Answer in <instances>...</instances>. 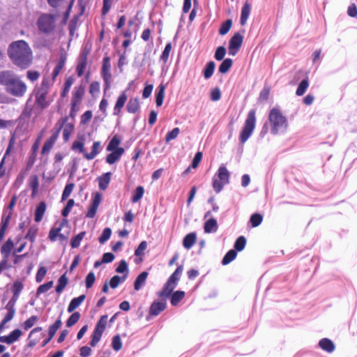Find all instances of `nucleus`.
Returning a JSON list of instances; mask_svg holds the SVG:
<instances>
[{
    "label": "nucleus",
    "instance_id": "nucleus-22",
    "mask_svg": "<svg viewBox=\"0 0 357 357\" xmlns=\"http://www.w3.org/2000/svg\"><path fill=\"white\" fill-rule=\"evenodd\" d=\"M111 176L112 174L110 172H107L98 178V184L100 190H105L107 188L111 180Z\"/></svg>",
    "mask_w": 357,
    "mask_h": 357
},
{
    "label": "nucleus",
    "instance_id": "nucleus-33",
    "mask_svg": "<svg viewBox=\"0 0 357 357\" xmlns=\"http://www.w3.org/2000/svg\"><path fill=\"white\" fill-rule=\"evenodd\" d=\"M63 121L65 122V124L63 125V138L64 141H68L73 131L74 126L71 123H67L66 119H64Z\"/></svg>",
    "mask_w": 357,
    "mask_h": 357
},
{
    "label": "nucleus",
    "instance_id": "nucleus-15",
    "mask_svg": "<svg viewBox=\"0 0 357 357\" xmlns=\"http://www.w3.org/2000/svg\"><path fill=\"white\" fill-rule=\"evenodd\" d=\"M111 152L106 157V162L112 165L119 161L121 157V155L124 153V149H119L116 151H109Z\"/></svg>",
    "mask_w": 357,
    "mask_h": 357
},
{
    "label": "nucleus",
    "instance_id": "nucleus-14",
    "mask_svg": "<svg viewBox=\"0 0 357 357\" xmlns=\"http://www.w3.org/2000/svg\"><path fill=\"white\" fill-rule=\"evenodd\" d=\"M22 335V331L20 329H15L13 331L8 335L0 336V342L8 344H11L17 341Z\"/></svg>",
    "mask_w": 357,
    "mask_h": 357
},
{
    "label": "nucleus",
    "instance_id": "nucleus-18",
    "mask_svg": "<svg viewBox=\"0 0 357 357\" xmlns=\"http://www.w3.org/2000/svg\"><path fill=\"white\" fill-rule=\"evenodd\" d=\"M101 143L100 142H95L93 144L91 151L90 153H85L84 158L88 160H93L101 151Z\"/></svg>",
    "mask_w": 357,
    "mask_h": 357
},
{
    "label": "nucleus",
    "instance_id": "nucleus-58",
    "mask_svg": "<svg viewBox=\"0 0 357 357\" xmlns=\"http://www.w3.org/2000/svg\"><path fill=\"white\" fill-rule=\"evenodd\" d=\"M112 347L116 351H119L122 348V342L119 335H115L112 339Z\"/></svg>",
    "mask_w": 357,
    "mask_h": 357
},
{
    "label": "nucleus",
    "instance_id": "nucleus-39",
    "mask_svg": "<svg viewBox=\"0 0 357 357\" xmlns=\"http://www.w3.org/2000/svg\"><path fill=\"white\" fill-rule=\"evenodd\" d=\"M126 280V275L119 276L114 275L113 276L109 281V286L112 289H116L119 284L121 282H123Z\"/></svg>",
    "mask_w": 357,
    "mask_h": 357
},
{
    "label": "nucleus",
    "instance_id": "nucleus-34",
    "mask_svg": "<svg viewBox=\"0 0 357 357\" xmlns=\"http://www.w3.org/2000/svg\"><path fill=\"white\" fill-rule=\"evenodd\" d=\"M107 322V315L102 316L100 318L99 321H98L94 331L102 335V333L106 328Z\"/></svg>",
    "mask_w": 357,
    "mask_h": 357
},
{
    "label": "nucleus",
    "instance_id": "nucleus-51",
    "mask_svg": "<svg viewBox=\"0 0 357 357\" xmlns=\"http://www.w3.org/2000/svg\"><path fill=\"white\" fill-rule=\"evenodd\" d=\"M72 149L82 153H85L84 144L83 141L76 140L73 143Z\"/></svg>",
    "mask_w": 357,
    "mask_h": 357
},
{
    "label": "nucleus",
    "instance_id": "nucleus-21",
    "mask_svg": "<svg viewBox=\"0 0 357 357\" xmlns=\"http://www.w3.org/2000/svg\"><path fill=\"white\" fill-rule=\"evenodd\" d=\"M196 234L195 232L190 233L187 234L183 238V245L185 249L189 250L194 245V244L196 243Z\"/></svg>",
    "mask_w": 357,
    "mask_h": 357
},
{
    "label": "nucleus",
    "instance_id": "nucleus-27",
    "mask_svg": "<svg viewBox=\"0 0 357 357\" xmlns=\"http://www.w3.org/2000/svg\"><path fill=\"white\" fill-rule=\"evenodd\" d=\"M139 108V100L137 98H130L126 109L129 113H136Z\"/></svg>",
    "mask_w": 357,
    "mask_h": 357
},
{
    "label": "nucleus",
    "instance_id": "nucleus-10",
    "mask_svg": "<svg viewBox=\"0 0 357 357\" xmlns=\"http://www.w3.org/2000/svg\"><path fill=\"white\" fill-rule=\"evenodd\" d=\"M243 36L240 33H236L229 42V54L236 55L243 43Z\"/></svg>",
    "mask_w": 357,
    "mask_h": 357
},
{
    "label": "nucleus",
    "instance_id": "nucleus-6",
    "mask_svg": "<svg viewBox=\"0 0 357 357\" xmlns=\"http://www.w3.org/2000/svg\"><path fill=\"white\" fill-rule=\"evenodd\" d=\"M256 125L255 110H250L247 116L243 129L241 132L239 139L241 143H245L251 136Z\"/></svg>",
    "mask_w": 357,
    "mask_h": 357
},
{
    "label": "nucleus",
    "instance_id": "nucleus-43",
    "mask_svg": "<svg viewBox=\"0 0 357 357\" xmlns=\"http://www.w3.org/2000/svg\"><path fill=\"white\" fill-rule=\"evenodd\" d=\"M236 257V252L234 250H230L223 257L222 264L227 265L232 261Z\"/></svg>",
    "mask_w": 357,
    "mask_h": 357
},
{
    "label": "nucleus",
    "instance_id": "nucleus-28",
    "mask_svg": "<svg viewBox=\"0 0 357 357\" xmlns=\"http://www.w3.org/2000/svg\"><path fill=\"white\" fill-rule=\"evenodd\" d=\"M46 210V204L45 202H40L36 207L35 212V221L39 222L41 221Z\"/></svg>",
    "mask_w": 357,
    "mask_h": 357
},
{
    "label": "nucleus",
    "instance_id": "nucleus-5",
    "mask_svg": "<svg viewBox=\"0 0 357 357\" xmlns=\"http://www.w3.org/2000/svg\"><path fill=\"white\" fill-rule=\"evenodd\" d=\"M230 174L225 165H221L213 178V188L219 193L223 187L229 183Z\"/></svg>",
    "mask_w": 357,
    "mask_h": 357
},
{
    "label": "nucleus",
    "instance_id": "nucleus-23",
    "mask_svg": "<svg viewBox=\"0 0 357 357\" xmlns=\"http://www.w3.org/2000/svg\"><path fill=\"white\" fill-rule=\"evenodd\" d=\"M176 284L168 279L162 290L159 293L161 297L169 296L175 289Z\"/></svg>",
    "mask_w": 357,
    "mask_h": 357
},
{
    "label": "nucleus",
    "instance_id": "nucleus-7",
    "mask_svg": "<svg viewBox=\"0 0 357 357\" xmlns=\"http://www.w3.org/2000/svg\"><path fill=\"white\" fill-rule=\"evenodd\" d=\"M56 17L51 14H43L37 21L38 29L45 33L52 32L56 27Z\"/></svg>",
    "mask_w": 357,
    "mask_h": 357
},
{
    "label": "nucleus",
    "instance_id": "nucleus-29",
    "mask_svg": "<svg viewBox=\"0 0 357 357\" xmlns=\"http://www.w3.org/2000/svg\"><path fill=\"white\" fill-rule=\"evenodd\" d=\"M74 82H75V78L73 76H69V77H66L64 84H63V90L61 93L62 97L64 98V97L67 96V95L68 94L70 89L72 85L74 84Z\"/></svg>",
    "mask_w": 357,
    "mask_h": 357
},
{
    "label": "nucleus",
    "instance_id": "nucleus-11",
    "mask_svg": "<svg viewBox=\"0 0 357 357\" xmlns=\"http://www.w3.org/2000/svg\"><path fill=\"white\" fill-rule=\"evenodd\" d=\"M66 225V220L59 222L58 225L56 224L55 226L53 228H52L50 231L49 238L52 241H56L57 239H59L61 241L66 240L67 236L61 233V229Z\"/></svg>",
    "mask_w": 357,
    "mask_h": 357
},
{
    "label": "nucleus",
    "instance_id": "nucleus-54",
    "mask_svg": "<svg viewBox=\"0 0 357 357\" xmlns=\"http://www.w3.org/2000/svg\"><path fill=\"white\" fill-rule=\"evenodd\" d=\"M180 133V129L178 128H174L172 131L169 132L166 137H165V141L167 143L169 142L170 141L176 139Z\"/></svg>",
    "mask_w": 357,
    "mask_h": 357
},
{
    "label": "nucleus",
    "instance_id": "nucleus-64",
    "mask_svg": "<svg viewBox=\"0 0 357 357\" xmlns=\"http://www.w3.org/2000/svg\"><path fill=\"white\" fill-rule=\"evenodd\" d=\"M24 288V284L20 281H15L13 286V293L20 295Z\"/></svg>",
    "mask_w": 357,
    "mask_h": 357
},
{
    "label": "nucleus",
    "instance_id": "nucleus-61",
    "mask_svg": "<svg viewBox=\"0 0 357 357\" xmlns=\"http://www.w3.org/2000/svg\"><path fill=\"white\" fill-rule=\"evenodd\" d=\"M74 184L73 183H68L66 185L64 190L62 194V199L65 200L71 194L73 188H74Z\"/></svg>",
    "mask_w": 357,
    "mask_h": 357
},
{
    "label": "nucleus",
    "instance_id": "nucleus-49",
    "mask_svg": "<svg viewBox=\"0 0 357 357\" xmlns=\"http://www.w3.org/2000/svg\"><path fill=\"white\" fill-rule=\"evenodd\" d=\"M38 320V317L37 316H31L27 320H26L22 326L24 330L27 331L31 328Z\"/></svg>",
    "mask_w": 357,
    "mask_h": 357
},
{
    "label": "nucleus",
    "instance_id": "nucleus-40",
    "mask_svg": "<svg viewBox=\"0 0 357 357\" xmlns=\"http://www.w3.org/2000/svg\"><path fill=\"white\" fill-rule=\"evenodd\" d=\"M185 292L183 291H175L171 298V304L172 305H176L184 297Z\"/></svg>",
    "mask_w": 357,
    "mask_h": 357
},
{
    "label": "nucleus",
    "instance_id": "nucleus-13",
    "mask_svg": "<svg viewBox=\"0 0 357 357\" xmlns=\"http://www.w3.org/2000/svg\"><path fill=\"white\" fill-rule=\"evenodd\" d=\"M61 128V127L60 126L59 129L56 131H55L52 135V136L45 142L42 149V154L45 155L49 153V152L53 147L54 144H55L56 139H58Z\"/></svg>",
    "mask_w": 357,
    "mask_h": 357
},
{
    "label": "nucleus",
    "instance_id": "nucleus-4",
    "mask_svg": "<svg viewBox=\"0 0 357 357\" xmlns=\"http://www.w3.org/2000/svg\"><path fill=\"white\" fill-rule=\"evenodd\" d=\"M268 121L272 135L284 134L287 132L289 123L287 117L278 108H273L268 114Z\"/></svg>",
    "mask_w": 357,
    "mask_h": 357
},
{
    "label": "nucleus",
    "instance_id": "nucleus-32",
    "mask_svg": "<svg viewBox=\"0 0 357 357\" xmlns=\"http://www.w3.org/2000/svg\"><path fill=\"white\" fill-rule=\"evenodd\" d=\"M165 86L160 84L158 86L156 95H155V103L158 107L162 105L163 99L165 96Z\"/></svg>",
    "mask_w": 357,
    "mask_h": 357
},
{
    "label": "nucleus",
    "instance_id": "nucleus-35",
    "mask_svg": "<svg viewBox=\"0 0 357 357\" xmlns=\"http://www.w3.org/2000/svg\"><path fill=\"white\" fill-rule=\"evenodd\" d=\"M107 322V315L102 316L100 318L99 321H98L94 331L102 335V333L106 328Z\"/></svg>",
    "mask_w": 357,
    "mask_h": 357
},
{
    "label": "nucleus",
    "instance_id": "nucleus-45",
    "mask_svg": "<svg viewBox=\"0 0 357 357\" xmlns=\"http://www.w3.org/2000/svg\"><path fill=\"white\" fill-rule=\"evenodd\" d=\"M308 86L309 83L307 79H303V81H301V82L299 84L297 88L296 95L298 96H303L305 93Z\"/></svg>",
    "mask_w": 357,
    "mask_h": 357
},
{
    "label": "nucleus",
    "instance_id": "nucleus-24",
    "mask_svg": "<svg viewBox=\"0 0 357 357\" xmlns=\"http://www.w3.org/2000/svg\"><path fill=\"white\" fill-rule=\"evenodd\" d=\"M204 231L206 233L215 232L218 229V222L215 219L210 218L204 224Z\"/></svg>",
    "mask_w": 357,
    "mask_h": 357
},
{
    "label": "nucleus",
    "instance_id": "nucleus-30",
    "mask_svg": "<svg viewBox=\"0 0 357 357\" xmlns=\"http://www.w3.org/2000/svg\"><path fill=\"white\" fill-rule=\"evenodd\" d=\"M65 63L66 57L64 56H61L59 61L58 62L52 72V78L50 79L51 81H53V82H54L55 78L58 76V75L60 73V72L64 67Z\"/></svg>",
    "mask_w": 357,
    "mask_h": 357
},
{
    "label": "nucleus",
    "instance_id": "nucleus-8",
    "mask_svg": "<svg viewBox=\"0 0 357 357\" xmlns=\"http://www.w3.org/2000/svg\"><path fill=\"white\" fill-rule=\"evenodd\" d=\"M84 93V88L82 86H75L72 93L71 115L75 114L79 109L82 98Z\"/></svg>",
    "mask_w": 357,
    "mask_h": 357
},
{
    "label": "nucleus",
    "instance_id": "nucleus-47",
    "mask_svg": "<svg viewBox=\"0 0 357 357\" xmlns=\"http://www.w3.org/2000/svg\"><path fill=\"white\" fill-rule=\"evenodd\" d=\"M62 322L60 319L56 320L54 324L51 325L49 328L50 339H52L55 335L56 331L61 326Z\"/></svg>",
    "mask_w": 357,
    "mask_h": 357
},
{
    "label": "nucleus",
    "instance_id": "nucleus-59",
    "mask_svg": "<svg viewBox=\"0 0 357 357\" xmlns=\"http://www.w3.org/2000/svg\"><path fill=\"white\" fill-rule=\"evenodd\" d=\"M13 248V243L11 240L7 241L1 248V253L6 255H8Z\"/></svg>",
    "mask_w": 357,
    "mask_h": 357
},
{
    "label": "nucleus",
    "instance_id": "nucleus-42",
    "mask_svg": "<svg viewBox=\"0 0 357 357\" xmlns=\"http://www.w3.org/2000/svg\"><path fill=\"white\" fill-rule=\"evenodd\" d=\"M144 193V190L142 186L137 187V188L134 191L133 195L132 197V202L133 203H136L138 201H139L142 198Z\"/></svg>",
    "mask_w": 357,
    "mask_h": 357
},
{
    "label": "nucleus",
    "instance_id": "nucleus-20",
    "mask_svg": "<svg viewBox=\"0 0 357 357\" xmlns=\"http://www.w3.org/2000/svg\"><path fill=\"white\" fill-rule=\"evenodd\" d=\"M319 346L321 349L328 353H332L335 348L334 343L328 338H323L320 340L319 342Z\"/></svg>",
    "mask_w": 357,
    "mask_h": 357
},
{
    "label": "nucleus",
    "instance_id": "nucleus-38",
    "mask_svg": "<svg viewBox=\"0 0 357 357\" xmlns=\"http://www.w3.org/2000/svg\"><path fill=\"white\" fill-rule=\"evenodd\" d=\"M233 63V61L231 59H225L220 66H219L218 70L220 73H226L230 69Z\"/></svg>",
    "mask_w": 357,
    "mask_h": 357
},
{
    "label": "nucleus",
    "instance_id": "nucleus-52",
    "mask_svg": "<svg viewBox=\"0 0 357 357\" xmlns=\"http://www.w3.org/2000/svg\"><path fill=\"white\" fill-rule=\"evenodd\" d=\"M263 217L261 215L255 213L251 215L250 222H251L253 227H256L261 223Z\"/></svg>",
    "mask_w": 357,
    "mask_h": 357
},
{
    "label": "nucleus",
    "instance_id": "nucleus-53",
    "mask_svg": "<svg viewBox=\"0 0 357 357\" xmlns=\"http://www.w3.org/2000/svg\"><path fill=\"white\" fill-rule=\"evenodd\" d=\"M111 234H112V230L110 228H105L102 234L100 235V236L99 237V242L101 243V244H103L105 243L107 240H109V238H110L111 236Z\"/></svg>",
    "mask_w": 357,
    "mask_h": 357
},
{
    "label": "nucleus",
    "instance_id": "nucleus-57",
    "mask_svg": "<svg viewBox=\"0 0 357 357\" xmlns=\"http://www.w3.org/2000/svg\"><path fill=\"white\" fill-rule=\"evenodd\" d=\"M53 286V281H50L45 284H41L37 289V295L43 294L49 291Z\"/></svg>",
    "mask_w": 357,
    "mask_h": 357
},
{
    "label": "nucleus",
    "instance_id": "nucleus-19",
    "mask_svg": "<svg viewBox=\"0 0 357 357\" xmlns=\"http://www.w3.org/2000/svg\"><path fill=\"white\" fill-rule=\"evenodd\" d=\"M251 12L250 3L245 2L241 9L240 23L242 26H244L250 16Z\"/></svg>",
    "mask_w": 357,
    "mask_h": 357
},
{
    "label": "nucleus",
    "instance_id": "nucleus-55",
    "mask_svg": "<svg viewBox=\"0 0 357 357\" xmlns=\"http://www.w3.org/2000/svg\"><path fill=\"white\" fill-rule=\"evenodd\" d=\"M172 45L171 43H168L166 45L165 50H163L161 56H160V60H162L165 63L167 61L168 58L169 56V54L172 51Z\"/></svg>",
    "mask_w": 357,
    "mask_h": 357
},
{
    "label": "nucleus",
    "instance_id": "nucleus-31",
    "mask_svg": "<svg viewBox=\"0 0 357 357\" xmlns=\"http://www.w3.org/2000/svg\"><path fill=\"white\" fill-rule=\"evenodd\" d=\"M120 144L121 139L116 135L109 141L106 149L107 151H116L119 149H123L122 147H119Z\"/></svg>",
    "mask_w": 357,
    "mask_h": 357
},
{
    "label": "nucleus",
    "instance_id": "nucleus-62",
    "mask_svg": "<svg viewBox=\"0 0 357 357\" xmlns=\"http://www.w3.org/2000/svg\"><path fill=\"white\" fill-rule=\"evenodd\" d=\"M11 218V212L5 211L2 217V225L1 227L7 229L8 225Z\"/></svg>",
    "mask_w": 357,
    "mask_h": 357
},
{
    "label": "nucleus",
    "instance_id": "nucleus-37",
    "mask_svg": "<svg viewBox=\"0 0 357 357\" xmlns=\"http://www.w3.org/2000/svg\"><path fill=\"white\" fill-rule=\"evenodd\" d=\"M215 64L214 61H209L204 70V76L205 79H209L213 74L214 70H215Z\"/></svg>",
    "mask_w": 357,
    "mask_h": 357
},
{
    "label": "nucleus",
    "instance_id": "nucleus-41",
    "mask_svg": "<svg viewBox=\"0 0 357 357\" xmlns=\"http://www.w3.org/2000/svg\"><path fill=\"white\" fill-rule=\"evenodd\" d=\"M115 271L118 273H123V275H126V278H127L128 275L129 271H128V264H127L126 261L123 259L121 260L119 262V264Z\"/></svg>",
    "mask_w": 357,
    "mask_h": 357
},
{
    "label": "nucleus",
    "instance_id": "nucleus-56",
    "mask_svg": "<svg viewBox=\"0 0 357 357\" xmlns=\"http://www.w3.org/2000/svg\"><path fill=\"white\" fill-rule=\"evenodd\" d=\"M246 243V239L243 236H240L237 238V240L235 242L234 248L238 251H242Z\"/></svg>",
    "mask_w": 357,
    "mask_h": 357
},
{
    "label": "nucleus",
    "instance_id": "nucleus-12",
    "mask_svg": "<svg viewBox=\"0 0 357 357\" xmlns=\"http://www.w3.org/2000/svg\"><path fill=\"white\" fill-rule=\"evenodd\" d=\"M102 197L100 193H96L93 197L92 203L91 204L89 210L86 213V217L93 218L96 213L97 209L101 202Z\"/></svg>",
    "mask_w": 357,
    "mask_h": 357
},
{
    "label": "nucleus",
    "instance_id": "nucleus-60",
    "mask_svg": "<svg viewBox=\"0 0 357 357\" xmlns=\"http://www.w3.org/2000/svg\"><path fill=\"white\" fill-rule=\"evenodd\" d=\"M147 248V243L144 241L140 243L137 248L135 251V255L136 256H142L144 255V250Z\"/></svg>",
    "mask_w": 357,
    "mask_h": 357
},
{
    "label": "nucleus",
    "instance_id": "nucleus-50",
    "mask_svg": "<svg viewBox=\"0 0 357 357\" xmlns=\"http://www.w3.org/2000/svg\"><path fill=\"white\" fill-rule=\"evenodd\" d=\"M80 314L78 312L73 313L66 321V326L71 327L75 325L79 319Z\"/></svg>",
    "mask_w": 357,
    "mask_h": 357
},
{
    "label": "nucleus",
    "instance_id": "nucleus-1",
    "mask_svg": "<svg viewBox=\"0 0 357 357\" xmlns=\"http://www.w3.org/2000/svg\"><path fill=\"white\" fill-rule=\"evenodd\" d=\"M8 54L12 62L20 68H26L32 61V51L24 40L13 42L8 47Z\"/></svg>",
    "mask_w": 357,
    "mask_h": 357
},
{
    "label": "nucleus",
    "instance_id": "nucleus-63",
    "mask_svg": "<svg viewBox=\"0 0 357 357\" xmlns=\"http://www.w3.org/2000/svg\"><path fill=\"white\" fill-rule=\"evenodd\" d=\"M226 54V50L224 47H218L215 53V58L218 61H221L223 59L225 55Z\"/></svg>",
    "mask_w": 357,
    "mask_h": 357
},
{
    "label": "nucleus",
    "instance_id": "nucleus-44",
    "mask_svg": "<svg viewBox=\"0 0 357 357\" xmlns=\"http://www.w3.org/2000/svg\"><path fill=\"white\" fill-rule=\"evenodd\" d=\"M86 234L85 231H82L79 234H78L77 236H75L74 238H73L70 245L73 248H75L79 247L80 245V243L83 238L84 237Z\"/></svg>",
    "mask_w": 357,
    "mask_h": 357
},
{
    "label": "nucleus",
    "instance_id": "nucleus-36",
    "mask_svg": "<svg viewBox=\"0 0 357 357\" xmlns=\"http://www.w3.org/2000/svg\"><path fill=\"white\" fill-rule=\"evenodd\" d=\"M68 283V279L66 277V274L62 275L59 279L58 280V284L56 287V291L58 294H61L63 290L65 289L66 285Z\"/></svg>",
    "mask_w": 357,
    "mask_h": 357
},
{
    "label": "nucleus",
    "instance_id": "nucleus-25",
    "mask_svg": "<svg viewBox=\"0 0 357 357\" xmlns=\"http://www.w3.org/2000/svg\"><path fill=\"white\" fill-rule=\"evenodd\" d=\"M147 276L148 273L145 271L137 276L134 283V288L136 291H139L145 284Z\"/></svg>",
    "mask_w": 357,
    "mask_h": 357
},
{
    "label": "nucleus",
    "instance_id": "nucleus-17",
    "mask_svg": "<svg viewBox=\"0 0 357 357\" xmlns=\"http://www.w3.org/2000/svg\"><path fill=\"white\" fill-rule=\"evenodd\" d=\"M166 308L165 301H155L150 307V314L156 316Z\"/></svg>",
    "mask_w": 357,
    "mask_h": 357
},
{
    "label": "nucleus",
    "instance_id": "nucleus-26",
    "mask_svg": "<svg viewBox=\"0 0 357 357\" xmlns=\"http://www.w3.org/2000/svg\"><path fill=\"white\" fill-rule=\"evenodd\" d=\"M85 299V295H81L79 297L74 298L71 300L68 307V312H72L77 309Z\"/></svg>",
    "mask_w": 357,
    "mask_h": 357
},
{
    "label": "nucleus",
    "instance_id": "nucleus-3",
    "mask_svg": "<svg viewBox=\"0 0 357 357\" xmlns=\"http://www.w3.org/2000/svg\"><path fill=\"white\" fill-rule=\"evenodd\" d=\"M52 85L53 81L48 77H44L40 85L35 88V102L39 108L45 109L53 102L56 92L51 93Z\"/></svg>",
    "mask_w": 357,
    "mask_h": 357
},
{
    "label": "nucleus",
    "instance_id": "nucleus-46",
    "mask_svg": "<svg viewBox=\"0 0 357 357\" xmlns=\"http://www.w3.org/2000/svg\"><path fill=\"white\" fill-rule=\"evenodd\" d=\"M232 25V21L231 20H227L225 22H223L219 29V33L222 36L225 35L230 30Z\"/></svg>",
    "mask_w": 357,
    "mask_h": 357
},
{
    "label": "nucleus",
    "instance_id": "nucleus-16",
    "mask_svg": "<svg viewBox=\"0 0 357 357\" xmlns=\"http://www.w3.org/2000/svg\"><path fill=\"white\" fill-rule=\"evenodd\" d=\"M127 100V95L126 91H123L120 96L118 97L115 106L114 107V115H119L123 107L126 102Z\"/></svg>",
    "mask_w": 357,
    "mask_h": 357
},
{
    "label": "nucleus",
    "instance_id": "nucleus-48",
    "mask_svg": "<svg viewBox=\"0 0 357 357\" xmlns=\"http://www.w3.org/2000/svg\"><path fill=\"white\" fill-rule=\"evenodd\" d=\"M183 268L182 266H179L177 267L176 271L173 273V274L169 277V280L177 284V282L179 280L180 277L182 274Z\"/></svg>",
    "mask_w": 357,
    "mask_h": 357
},
{
    "label": "nucleus",
    "instance_id": "nucleus-9",
    "mask_svg": "<svg viewBox=\"0 0 357 357\" xmlns=\"http://www.w3.org/2000/svg\"><path fill=\"white\" fill-rule=\"evenodd\" d=\"M111 64L109 57L104 58L101 69V75L104 81L105 90L110 88L112 82V74L110 73Z\"/></svg>",
    "mask_w": 357,
    "mask_h": 357
},
{
    "label": "nucleus",
    "instance_id": "nucleus-2",
    "mask_svg": "<svg viewBox=\"0 0 357 357\" xmlns=\"http://www.w3.org/2000/svg\"><path fill=\"white\" fill-rule=\"evenodd\" d=\"M0 84L6 86L8 93L16 97H22L26 91V85L13 72H0Z\"/></svg>",
    "mask_w": 357,
    "mask_h": 357
}]
</instances>
